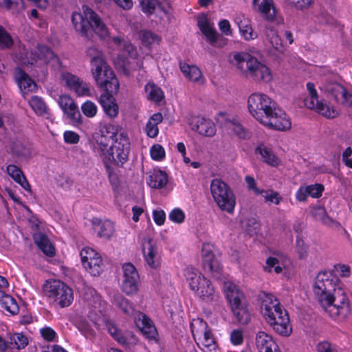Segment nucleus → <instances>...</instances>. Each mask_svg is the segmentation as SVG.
I'll use <instances>...</instances> for the list:
<instances>
[{"mask_svg":"<svg viewBox=\"0 0 352 352\" xmlns=\"http://www.w3.org/2000/svg\"><path fill=\"white\" fill-rule=\"evenodd\" d=\"M338 282V278L330 272H320L315 279L314 292L320 306L331 317L344 318L349 314L350 307Z\"/></svg>","mask_w":352,"mask_h":352,"instance_id":"obj_1","label":"nucleus"},{"mask_svg":"<svg viewBox=\"0 0 352 352\" xmlns=\"http://www.w3.org/2000/svg\"><path fill=\"white\" fill-rule=\"evenodd\" d=\"M248 110L250 114L260 123L278 131L289 129L292 122L285 113L267 95L252 94L248 100Z\"/></svg>","mask_w":352,"mask_h":352,"instance_id":"obj_2","label":"nucleus"},{"mask_svg":"<svg viewBox=\"0 0 352 352\" xmlns=\"http://www.w3.org/2000/svg\"><path fill=\"white\" fill-rule=\"evenodd\" d=\"M72 22L76 32L89 38L94 32L102 39L109 37V31L98 15L87 6H82V12H74Z\"/></svg>","mask_w":352,"mask_h":352,"instance_id":"obj_3","label":"nucleus"},{"mask_svg":"<svg viewBox=\"0 0 352 352\" xmlns=\"http://www.w3.org/2000/svg\"><path fill=\"white\" fill-rule=\"evenodd\" d=\"M236 67L247 77L254 80L270 82L272 74L269 68L258 59L247 53H236L233 56Z\"/></svg>","mask_w":352,"mask_h":352,"instance_id":"obj_4","label":"nucleus"},{"mask_svg":"<svg viewBox=\"0 0 352 352\" xmlns=\"http://www.w3.org/2000/svg\"><path fill=\"white\" fill-rule=\"evenodd\" d=\"M184 275L191 290L197 296L206 302L215 300L217 294L210 281L201 274L195 268L188 267L184 271Z\"/></svg>","mask_w":352,"mask_h":352,"instance_id":"obj_5","label":"nucleus"},{"mask_svg":"<svg viewBox=\"0 0 352 352\" xmlns=\"http://www.w3.org/2000/svg\"><path fill=\"white\" fill-rule=\"evenodd\" d=\"M129 148V139L126 135L120 133L119 138H117L106 153H104V163L109 173L111 172V165L120 166L126 162Z\"/></svg>","mask_w":352,"mask_h":352,"instance_id":"obj_6","label":"nucleus"},{"mask_svg":"<svg viewBox=\"0 0 352 352\" xmlns=\"http://www.w3.org/2000/svg\"><path fill=\"white\" fill-rule=\"evenodd\" d=\"M210 191L214 201L222 210L232 213L236 204L234 195L230 187L220 179H213Z\"/></svg>","mask_w":352,"mask_h":352,"instance_id":"obj_7","label":"nucleus"},{"mask_svg":"<svg viewBox=\"0 0 352 352\" xmlns=\"http://www.w3.org/2000/svg\"><path fill=\"white\" fill-rule=\"evenodd\" d=\"M95 62L94 67L91 69L97 85L104 91L118 93L119 90V81L111 67L106 61Z\"/></svg>","mask_w":352,"mask_h":352,"instance_id":"obj_8","label":"nucleus"},{"mask_svg":"<svg viewBox=\"0 0 352 352\" xmlns=\"http://www.w3.org/2000/svg\"><path fill=\"white\" fill-rule=\"evenodd\" d=\"M45 292L63 308L69 307L74 300L73 290L59 280L47 281L45 285Z\"/></svg>","mask_w":352,"mask_h":352,"instance_id":"obj_9","label":"nucleus"},{"mask_svg":"<svg viewBox=\"0 0 352 352\" xmlns=\"http://www.w3.org/2000/svg\"><path fill=\"white\" fill-rule=\"evenodd\" d=\"M307 88L309 96L305 98L304 104L307 108L315 109L316 112L327 118H334L338 116V111L336 109L328 106L324 100H318L314 83L307 82Z\"/></svg>","mask_w":352,"mask_h":352,"instance_id":"obj_10","label":"nucleus"},{"mask_svg":"<svg viewBox=\"0 0 352 352\" xmlns=\"http://www.w3.org/2000/svg\"><path fill=\"white\" fill-rule=\"evenodd\" d=\"M122 290L127 295H133L138 291L140 276L135 266L131 263L123 265Z\"/></svg>","mask_w":352,"mask_h":352,"instance_id":"obj_11","label":"nucleus"},{"mask_svg":"<svg viewBox=\"0 0 352 352\" xmlns=\"http://www.w3.org/2000/svg\"><path fill=\"white\" fill-rule=\"evenodd\" d=\"M58 103L72 124L77 126L82 123V116L78 107L71 97L67 95L60 96Z\"/></svg>","mask_w":352,"mask_h":352,"instance_id":"obj_12","label":"nucleus"},{"mask_svg":"<svg viewBox=\"0 0 352 352\" xmlns=\"http://www.w3.org/2000/svg\"><path fill=\"white\" fill-rule=\"evenodd\" d=\"M31 58L33 60H41L46 64H50L54 69H60L61 62L59 58L48 47L38 45L31 52Z\"/></svg>","mask_w":352,"mask_h":352,"instance_id":"obj_13","label":"nucleus"},{"mask_svg":"<svg viewBox=\"0 0 352 352\" xmlns=\"http://www.w3.org/2000/svg\"><path fill=\"white\" fill-rule=\"evenodd\" d=\"M202 257L204 270L210 273L214 278H219L221 266L219 260L214 256L209 244L203 245Z\"/></svg>","mask_w":352,"mask_h":352,"instance_id":"obj_14","label":"nucleus"},{"mask_svg":"<svg viewBox=\"0 0 352 352\" xmlns=\"http://www.w3.org/2000/svg\"><path fill=\"white\" fill-rule=\"evenodd\" d=\"M261 313L267 321V311L272 312V318H277L285 314H288L287 310L280 305L278 299L272 294H265L261 306Z\"/></svg>","mask_w":352,"mask_h":352,"instance_id":"obj_15","label":"nucleus"},{"mask_svg":"<svg viewBox=\"0 0 352 352\" xmlns=\"http://www.w3.org/2000/svg\"><path fill=\"white\" fill-rule=\"evenodd\" d=\"M272 312L267 311V323L273 328L274 331L277 333L283 336H289L292 331V326L288 314H285L283 316H280L277 318H272L270 316Z\"/></svg>","mask_w":352,"mask_h":352,"instance_id":"obj_16","label":"nucleus"},{"mask_svg":"<svg viewBox=\"0 0 352 352\" xmlns=\"http://www.w3.org/2000/svg\"><path fill=\"white\" fill-rule=\"evenodd\" d=\"M223 289L231 309L245 305V296L237 285L230 281L224 283Z\"/></svg>","mask_w":352,"mask_h":352,"instance_id":"obj_17","label":"nucleus"},{"mask_svg":"<svg viewBox=\"0 0 352 352\" xmlns=\"http://www.w3.org/2000/svg\"><path fill=\"white\" fill-rule=\"evenodd\" d=\"M115 65L118 70L125 75H129L132 70L140 69L142 67V61L138 60V56L131 58L124 54H120L115 60Z\"/></svg>","mask_w":352,"mask_h":352,"instance_id":"obj_18","label":"nucleus"},{"mask_svg":"<svg viewBox=\"0 0 352 352\" xmlns=\"http://www.w3.org/2000/svg\"><path fill=\"white\" fill-rule=\"evenodd\" d=\"M63 80L67 87L74 90L78 96L89 95L90 90L87 84L71 73H63Z\"/></svg>","mask_w":352,"mask_h":352,"instance_id":"obj_19","label":"nucleus"},{"mask_svg":"<svg viewBox=\"0 0 352 352\" xmlns=\"http://www.w3.org/2000/svg\"><path fill=\"white\" fill-rule=\"evenodd\" d=\"M256 346L258 352H276L279 349L272 336L264 331L257 333Z\"/></svg>","mask_w":352,"mask_h":352,"instance_id":"obj_20","label":"nucleus"},{"mask_svg":"<svg viewBox=\"0 0 352 352\" xmlns=\"http://www.w3.org/2000/svg\"><path fill=\"white\" fill-rule=\"evenodd\" d=\"M142 252L147 264L152 268L159 265L157 258V248L155 244L150 238H144L142 242Z\"/></svg>","mask_w":352,"mask_h":352,"instance_id":"obj_21","label":"nucleus"},{"mask_svg":"<svg viewBox=\"0 0 352 352\" xmlns=\"http://www.w3.org/2000/svg\"><path fill=\"white\" fill-rule=\"evenodd\" d=\"M113 94L104 91V93L100 95L99 98V102L102 107L105 114L111 118H116L119 111L118 105L113 96Z\"/></svg>","mask_w":352,"mask_h":352,"instance_id":"obj_22","label":"nucleus"},{"mask_svg":"<svg viewBox=\"0 0 352 352\" xmlns=\"http://www.w3.org/2000/svg\"><path fill=\"white\" fill-rule=\"evenodd\" d=\"M91 224L94 230L97 232V236L100 238L109 239L114 233V225L109 220L102 221L98 218H94L91 220Z\"/></svg>","mask_w":352,"mask_h":352,"instance_id":"obj_23","label":"nucleus"},{"mask_svg":"<svg viewBox=\"0 0 352 352\" xmlns=\"http://www.w3.org/2000/svg\"><path fill=\"white\" fill-rule=\"evenodd\" d=\"M192 129L206 137H212L216 133L214 122L204 118H197L192 122Z\"/></svg>","mask_w":352,"mask_h":352,"instance_id":"obj_24","label":"nucleus"},{"mask_svg":"<svg viewBox=\"0 0 352 352\" xmlns=\"http://www.w3.org/2000/svg\"><path fill=\"white\" fill-rule=\"evenodd\" d=\"M14 78L23 94L33 91L36 88L34 81L19 67L16 68L14 71Z\"/></svg>","mask_w":352,"mask_h":352,"instance_id":"obj_25","label":"nucleus"},{"mask_svg":"<svg viewBox=\"0 0 352 352\" xmlns=\"http://www.w3.org/2000/svg\"><path fill=\"white\" fill-rule=\"evenodd\" d=\"M197 25L210 44L214 45L217 41V32L215 28L210 25L207 17L205 16L199 17Z\"/></svg>","mask_w":352,"mask_h":352,"instance_id":"obj_26","label":"nucleus"},{"mask_svg":"<svg viewBox=\"0 0 352 352\" xmlns=\"http://www.w3.org/2000/svg\"><path fill=\"white\" fill-rule=\"evenodd\" d=\"M253 4L267 20H274L276 9L273 0H253Z\"/></svg>","mask_w":352,"mask_h":352,"instance_id":"obj_27","label":"nucleus"},{"mask_svg":"<svg viewBox=\"0 0 352 352\" xmlns=\"http://www.w3.org/2000/svg\"><path fill=\"white\" fill-rule=\"evenodd\" d=\"M33 239L39 249L45 255L50 257L55 255V249L45 234L39 232H36L33 234Z\"/></svg>","mask_w":352,"mask_h":352,"instance_id":"obj_28","label":"nucleus"},{"mask_svg":"<svg viewBox=\"0 0 352 352\" xmlns=\"http://www.w3.org/2000/svg\"><path fill=\"white\" fill-rule=\"evenodd\" d=\"M168 182L167 174L161 170H155L147 178L146 183L152 188H162Z\"/></svg>","mask_w":352,"mask_h":352,"instance_id":"obj_29","label":"nucleus"},{"mask_svg":"<svg viewBox=\"0 0 352 352\" xmlns=\"http://www.w3.org/2000/svg\"><path fill=\"white\" fill-rule=\"evenodd\" d=\"M7 172L9 175L18 184H19L23 188L28 192L31 191V188L29 182L24 176L22 170L16 166L10 164L7 166Z\"/></svg>","mask_w":352,"mask_h":352,"instance_id":"obj_30","label":"nucleus"},{"mask_svg":"<svg viewBox=\"0 0 352 352\" xmlns=\"http://www.w3.org/2000/svg\"><path fill=\"white\" fill-rule=\"evenodd\" d=\"M137 325L148 338H154L156 330L152 321L147 316L143 313H140Z\"/></svg>","mask_w":352,"mask_h":352,"instance_id":"obj_31","label":"nucleus"},{"mask_svg":"<svg viewBox=\"0 0 352 352\" xmlns=\"http://www.w3.org/2000/svg\"><path fill=\"white\" fill-rule=\"evenodd\" d=\"M236 23L238 24L240 32L245 40H252L256 38V33L253 32L252 28L250 24V21L244 16L242 17L239 16L235 19Z\"/></svg>","mask_w":352,"mask_h":352,"instance_id":"obj_32","label":"nucleus"},{"mask_svg":"<svg viewBox=\"0 0 352 352\" xmlns=\"http://www.w3.org/2000/svg\"><path fill=\"white\" fill-rule=\"evenodd\" d=\"M264 34L267 40L274 49L279 52L283 50V41L277 31L271 25L265 26Z\"/></svg>","mask_w":352,"mask_h":352,"instance_id":"obj_33","label":"nucleus"},{"mask_svg":"<svg viewBox=\"0 0 352 352\" xmlns=\"http://www.w3.org/2000/svg\"><path fill=\"white\" fill-rule=\"evenodd\" d=\"M28 102L36 115L48 118L49 109L42 98L37 96H33L31 97Z\"/></svg>","mask_w":352,"mask_h":352,"instance_id":"obj_34","label":"nucleus"},{"mask_svg":"<svg viewBox=\"0 0 352 352\" xmlns=\"http://www.w3.org/2000/svg\"><path fill=\"white\" fill-rule=\"evenodd\" d=\"M179 68L184 75L190 80L196 82L201 76L200 69L195 65H190L184 63H180Z\"/></svg>","mask_w":352,"mask_h":352,"instance_id":"obj_35","label":"nucleus"},{"mask_svg":"<svg viewBox=\"0 0 352 352\" xmlns=\"http://www.w3.org/2000/svg\"><path fill=\"white\" fill-rule=\"evenodd\" d=\"M14 45V41L11 34L0 25V50H10Z\"/></svg>","mask_w":352,"mask_h":352,"instance_id":"obj_36","label":"nucleus"},{"mask_svg":"<svg viewBox=\"0 0 352 352\" xmlns=\"http://www.w3.org/2000/svg\"><path fill=\"white\" fill-rule=\"evenodd\" d=\"M264 161L268 164L275 166L278 164V159L274 155L272 151L264 144H260L256 149Z\"/></svg>","mask_w":352,"mask_h":352,"instance_id":"obj_37","label":"nucleus"},{"mask_svg":"<svg viewBox=\"0 0 352 352\" xmlns=\"http://www.w3.org/2000/svg\"><path fill=\"white\" fill-rule=\"evenodd\" d=\"M82 265L84 267L94 276H99L102 270V258L99 255L93 257L91 261L85 262L82 263Z\"/></svg>","mask_w":352,"mask_h":352,"instance_id":"obj_38","label":"nucleus"},{"mask_svg":"<svg viewBox=\"0 0 352 352\" xmlns=\"http://www.w3.org/2000/svg\"><path fill=\"white\" fill-rule=\"evenodd\" d=\"M113 41L115 44L120 46L121 50H122L121 54H124L126 56L133 58L135 56H138V52L131 43L122 40L119 36L113 37Z\"/></svg>","mask_w":352,"mask_h":352,"instance_id":"obj_39","label":"nucleus"},{"mask_svg":"<svg viewBox=\"0 0 352 352\" xmlns=\"http://www.w3.org/2000/svg\"><path fill=\"white\" fill-rule=\"evenodd\" d=\"M325 91L331 96L337 102H340L342 96L346 90L342 85L338 83H329L324 87Z\"/></svg>","mask_w":352,"mask_h":352,"instance_id":"obj_40","label":"nucleus"},{"mask_svg":"<svg viewBox=\"0 0 352 352\" xmlns=\"http://www.w3.org/2000/svg\"><path fill=\"white\" fill-rule=\"evenodd\" d=\"M114 304L118 307L122 311L129 316H132L135 313V309L126 298L122 295H116L113 297Z\"/></svg>","mask_w":352,"mask_h":352,"instance_id":"obj_41","label":"nucleus"},{"mask_svg":"<svg viewBox=\"0 0 352 352\" xmlns=\"http://www.w3.org/2000/svg\"><path fill=\"white\" fill-rule=\"evenodd\" d=\"M232 312L236 321L241 324H247L250 320V314L246 305L232 309Z\"/></svg>","mask_w":352,"mask_h":352,"instance_id":"obj_42","label":"nucleus"},{"mask_svg":"<svg viewBox=\"0 0 352 352\" xmlns=\"http://www.w3.org/2000/svg\"><path fill=\"white\" fill-rule=\"evenodd\" d=\"M0 304L2 308H4L12 315H16L19 313V307L14 298L10 295L2 296L0 299Z\"/></svg>","mask_w":352,"mask_h":352,"instance_id":"obj_43","label":"nucleus"},{"mask_svg":"<svg viewBox=\"0 0 352 352\" xmlns=\"http://www.w3.org/2000/svg\"><path fill=\"white\" fill-rule=\"evenodd\" d=\"M12 151L13 154L21 158H28L31 155L30 148L28 144L19 140L13 142Z\"/></svg>","mask_w":352,"mask_h":352,"instance_id":"obj_44","label":"nucleus"},{"mask_svg":"<svg viewBox=\"0 0 352 352\" xmlns=\"http://www.w3.org/2000/svg\"><path fill=\"white\" fill-rule=\"evenodd\" d=\"M140 36L142 43L147 47L153 44H158L160 41V38L156 34L149 30L141 31Z\"/></svg>","mask_w":352,"mask_h":352,"instance_id":"obj_45","label":"nucleus"},{"mask_svg":"<svg viewBox=\"0 0 352 352\" xmlns=\"http://www.w3.org/2000/svg\"><path fill=\"white\" fill-rule=\"evenodd\" d=\"M74 324L85 337L89 338L94 336V331L87 320L82 318H78L74 320Z\"/></svg>","mask_w":352,"mask_h":352,"instance_id":"obj_46","label":"nucleus"},{"mask_svg":"<svg viewBox=\"0 0 352 352\" xmlns=\"http://www.w3.org/2000/svg\"><path fill=\"white\" fill-rule=\"evenodd\" d=\"M145 91L148 94V98L157 102L162 101L164 95L162 89L155 85H146Z\"/></svg>","mask_w":352,"mask_h":352,"instance_id":"obj_47","label":"nucleus"},{"mask_svg":"<svg viewBox=\"0 0 352 352\" xmlns=\"http://www.w3.org/2000/svg\"><path fill=\"white\" fill-rule=\"evenodd\" d=\"M228 126L239 138L245 139L248 137V131L237 120L228 122Z\"/></svg>","mask_w":352,"mask_h":352,"instance_id":"obj_48","label":"nucleus"},{"mask_svg":"<svg viewBox=\"0 0 352 352\" xmlns=\"http://www.w3.org/2000/svg\"><path fill=\"white\" fill-rule=\"evenodd\" d=\"M260 192H261L260 195L263 197L265 202H272L278 205L283 199L278 192L273 190H261Z\"/></svg>","mask_w":352,"mask_h":352,"instance_id":"obj_49","label":"nucleus"},{"mask_svg":"<svg viewBox=\"0 0 352 352\" xmlns=\"http://www.w3.org/2000/svg\"><path fill=\"white\" fill-rule=\"evenodd\" d=\"M28 343V338L22 333H14L10 337V344L12 348L23 349Z\"/></svg>","mask_w":352,"mask_h":352,"instance_id":"obj_50","label":"nucleus"},{"mask_svg":"<svg viewBox=\"0 0 352 352\" xmlns=\"http://www.w3.org/2000/svg\"><path fill=\"white\" fill-rule=\"evenodd\" d=\"M87 55L91 58V68L94 67V63L97 61L98 62H104L105 61L104 59L103 54L99 51L95 47H90L87 50Z\"/></svg>","mask_w":352,"mask_h":352,"instance_id":"obj_51","label":"nucleus"},{"mask_svg":"<svg viewBox=\"0 0 352 352\" xmlns=\"http://www.w3.org/2000/svg\"><path fill=\"white\" fill-rule=\"evenodd\" d=\"M99 135L103 137L109 138L115 141L117 138H119L120 134H118L113 125L105 124L101 126Z\"/></svg>","mask_w":352,"mask_h":352,"instance_id":"obj_52","label":"nucleus"},{"mask_svg":"<svg viewBox=\"0 0 352 352\" xmlns=\"http://www.w3.org/2000/svg\"><path fill=\"white\" fill-rule=\"evenodd\" d=\"M82 113L88 118L94 117L97 113V107L91 101L87 100L81 107Z\"/></svg>","mask_w":352,"mask_h":352,"instance_id":"obj_53","label":"nucleus"},{"mask_svg":"<svg viewBox=\"0 0 352 352\" xmlns=\"http://www.w3.org/2000/svg\"><path fill=\"white\" fill-rule=\"evenodd\" d=\"M309 196L313 198H319L322 196L324 187L321 184H315L307 186Z\"/></svg>","mask_w":352,"mask_h":352,"instance_id":"obj_54","label":"nucleus"},{"mask_svg":"<svg viewBox=\"0 0 352 352\" xmlns=\"http://www.w3.org/2000/svg\"><path fill=\"white\" fill-rule=\"evenodd\" d=\"M151 156L155 160H162L165 157L164 148L160 144H155L151 148Z\"/></svg>","mask_w":352,"mask_h":352,"instance_id":"obj_55","label":"nucleus"},{"mask_svg":"<svg viewBox=\"0 0 352 352\" xmlns=\"http://www.w3.org/2000/svg\"><path fill=\"white\" fill-rule=\"evenodd\" d=\"M168 217L174 223H181L184 221L185 214L181 209L175 208L169 213Z\"/></svg>","mask_w":352,"mask_h":352,"instance_id":"obj_56","label":"nucleus"},{"mask_svg":"<svg viewBox=\"0 0 352 352\" xmlns=\"http://www.w3.org/2000/svg\"><path fill=\"white\" fill-rule=\"evenodd\" d=\"M197 332L203 334V340L214 338L210 329H208L207 323L202 320L199 321V329Z\"/></svg>","mask_w":352,"mask_h":352,"instance_id":"obj_57","label":"nucleus"},{"mask_svg":"<svg viewBox=\"0 0 352 352\" xmlns=\"http://www.w3.org/2000/svg\"><path fill=\"white\" fill-rule=\"evenodd\" d=\"M230 341L234 345H240L243 342V335L241 329H234L230 333Z\"/></svg>","mask_w":352,"mask_h":352,"instance_id":"obj_58","label":"nucleus"},{"mask_svg":"<svg viewBox=\"0 0 352 352\" xmlns=\"http://www.w3.org/2000/svg\"><path fill=\"white\" fill-rule=\"evenodd\" d=\"M109 332L120 344H125L126 343L125 337L122 335L121 331L116 327H109Z\"/></svg>","mask_w":352,"mask_h":352,"instance_id":"obj_59","label":"nucleus"},{"mask_svg":"<svg viewBox=\"0 0 352 352\" xmlns=\"http://www.w3.org/2000/svg\"><path fill=\"white\" fill-rule=\"evenodd\" d=\"M99 255L97 252H96L93 249L91 248H84L80 252V256L82 263H85V262H89L91 261L93 257H96Z\"/></svg>","mask_w":352,"mask_h":352,"instance_id":"obj_60","label":"nucleus"},{"mask_svg":"<svg viewBox=\"0 0 352 352\" xmlns=\"http://www.w3.org/2000/svg\"><path fill=\"white\" fill-rule=\"evenodd\" d=\"M296 248L299 254V258L302 259L305 258L307 255V245L305 243L304 241L301 239L297 238L296 239Z\"/></svg>","mask_w":352,"mask_h":352,"instance_id":"obj_61","label":"nucleus"},{"mask_svg":"<svg viewBox=\"0 0 352 352\" xmlns=\"http://www.w3.org/2000/svg\"><path fill=\"white\" fill-rule=\"evenodd\" d=\"M245 181L247 184V188L249 190H252L255 195H259L261 190L257 188L256 182L253 177L247 175L245 177Z\"/></svg>","mask_w":352,"mask_h":352,"instance_id":"obj_62","label":"nucleus"},{"mask_svg":"<svg viewBox=\"0 0 352 352\" xmlns=\"http://www.w3.org/2000/svg\"><path fill=\"white\" fill-rule=\"evenodd\" d=\"M111 139L106 137H103L100 135H97L96 137V144L98 146V149L104 154L109 143Z\"/></svg>","mask_w":352,"mask_h":352,"instance_id":"obj_63","label":"nucleus"},{"mask_svg":"<svg viewBox=\"0 0 352 352\" xmlns=\"http://www.w3.org/2000/svg\"><path fill=\"white\" fill-rule=\"evenodd\" d=\"M64 140L67 144H77L79 142V135L72 131H67L64 133Z\"/></svg>","mask_w":352,"mask_h":352,"instance_id":"obj_64","label":"nucleus"}]
</instances>
